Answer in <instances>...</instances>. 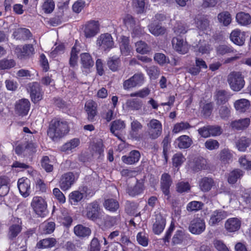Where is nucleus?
<instances>
[{"mask_svg": "<svg viewBox=\"0 0 251 251\" xmlns=\"http://www.w3.org/2000/svg\"><path fill=\"white\" fill-rule=\"evenodd\" d=\"M69 131L67 122L58 119L52 120L48 130V135L52 140H56L63 137Z\"/></svg>", "mask_w": 251, "mask_h": 251, "instance_id": "nucleus-1", "label": "nucleus"}, {"mask_svg": "<svg viewBox=\"0 0 251 251\" xmlns=\"http://www.w3.org/2000/svg\"><path fill=\"white\" fill-rule=\"evenodd\" d=\"M55 227V224L53 222H47L43 223L40 226L43 234H50L53 232Z\"/></svg>", "mask_w": 251, "mask_h": 251, "instance_id": "nucleus-43", "label": "nucleus"}, {"mask_svg": "<svg viewBox=\"0 0 251 251\" xmlns=\"http://www.w3.org/2000/svg\"><path fill=\"white\" fill-rule=\"evenodd\" d=\"M144 82V76L143 74L141 73H137L124 82L123 87L125 90H129L133 87L141 86Z\"/></svg>", "mask_w": 251, "mask_h": 251, "instance_id": "nucleus-7", "label": "nucleus"}, {"mask_svg": "<svg viewBox=\"0 0 251 251\" xmlns=\"http://www.w3.org/2000/svg\"><path fill=\"white\" fill-rule=\"evenodd\" d=\"M216 50L217 54L221 55L236 52L232 47L226 45H219L216 48Z\"/></svg>", "mask_w": 251, "mask_h": 251, "instance_id": "nucleus-44", "label": "nucleus"}, {"mask_svg": "<svg viewBox=\"0 0 251 251\" xmlns=\"http://www.w3.org/2000/svg\"><path fill=\"white\" fill-rule=\"evenodd\" d=\"M189 236V234L185 233L182 230H178L174 235L172 242L174 244H179Z\"/></svg>", "mask_w": 251, "mask_h": 251, "instance_id": "nucleus-42", "label": "nucleus"}, {"mask_svg": "<svg viewBox=\"0 0 251 251\" xmlns=\"http://www.w3.org/2000/svg\"><path fill=\"white\" fill-rule=\"evenodd\" d=\"M194 48L195 51H198L202 54H208L211 50L210 46L206 41L204 40H200L198 44Z\"/></svg>", "mask_w": 251, "mask_h": 251, "instance_id": "nucleus-32", "label": "nucleus"}, {"mask_svg": "<svg viewBox=\"0 0 251 251\" xmlns=\"http://www.w3.org/2000/svg\"><path fill=\"white\" fill-rule=\"evenodd\" d=\"M241 222L237 218L228 219L225 223V228L229 232H234L238 230L241 226Z\"/></svg>", "mask_w": 251, "mask_h": 251, "instance_id": "nucleus-20", "label": "nucleus"}, {"mask_svg": "<svg viewBox=\"0 0 251 251\" xmlns=\"http://www.w3.org/2000/svg\"><path fill=\"white\" fill-rule=\"evenodd\" d=\"M130 130L129 131V135L132 139L139 140L140 136L139 134V131L143 127L142 125L137 120L133 119L130 124Z\"/></svg>", "mask_w": 251, "mask_h": 251, "instance_id": "nucleus-25", "label": "nucleus"}, {"mask_svg": "<svg viewBox=\"0 0 251 251\" xmlns=\"http://www.w3.org/2000/svg\"><path fill=\"white\" fill-rule=\"evenodd\" d=\"M227 82L230 88L234 91H240L245 86L244 76L239 72H233L227 77Z\"/></svg>", "mask_w": 251, "mask_h": 251, "instance_id": "nucleus-2", "label": "nucleus"}, {"mask_svg": "<svg viewBox=\"0 0 251 251\" xmlns=\"http://www.w3.org/2000/svg\"><path fill=\"white\" fill-rule=\"evenodd\" d=\"M126 125L125 122L121 120H117L112 122L111 124L110 130L111 132L115 136H117L116 131H120L125 128Z\"/></svg>", "mask_w": 251, "mask_h": 251, "instance_id": "nucleus-39", "label": "nucleus"}, {"mask_svg": "<svg viewBox=\"0 0 251 251\" xmlns=\"http://www.w3.org/2000/svg\"><path fill=\"white\" fill-rule=\"evenodd\" d=\"M31 206L38 216L44 217L48 213L47 202L41 197H33Z\"/></svg>", "mask_w": 251, "mask_h": 251, "instance_id": "nucleus-4", "label": "nucleus"}, {"mask_svg": "<svg viewBox=\"0 0 251 251\" xmlns=\"http://www.w3.org/2000/svg\"><path fill=\"white\" fill-rule=\"evenodd\" d=\"M8 184L6 178L3 176H0V197H4L8 194L9 191Z\"/></svg>", "mask_w": 251, "mask_h": 251, "instance_id": "nucleus-49", "label": "nucleus"}, {"mask_svg": "<svg viewBox=\"0 0 251 251\" xmlns=\"http://www.w3.org/2000/svg\"><path fill=\"white\" fill-rule=\"evenodd\" d=\"M148 128L146 132L149 138L155 140L162 134V126L161 122L156 119H151L147 124Z\"/></svg>", "mask_w": 251, "mask_h": 251, "instance_id": "nucleus-3", "label": "nucleus"}, {"mask_svg": "<svg viewBox=\"0 0 251 251\" xmlns=\"http://www.w3.org/2000/svg\"><path fill=\"white\" fill-rule=\"evenodd\" d=\"M100 207L98 202L94 201L88 204L86 208V217L92 221L97 220L100 215Z\"/></svg>", "mask_w": 251, "mask_h": 251, "instance_id": "nucleus-8", "label": "nucleus"}, {"mask_svg": "<svg viewBox=\"0 0 251 251\" xmlns=\"http://www.w3.org/2000/svg\"><path fill=\"white\" fill-rule=\"evenodd\" d=\"M56 242L55 238H45L40 240L37 244V247L39 249L51 248L55 246Z\"/></svg>", "mask_w": 251, "mask_h": 251, "instance_id": "nucleus-37", "label": "nucleus"}, {"mask_svg": "<svg viewBox=\"0 0 251 251\" xmlns=\"http://www.w3.org/2000/svg\"><path fill=\"white\" fill-rule=\"evenodd\" d=\"M27 90L30 93L31 100L33 102L37 103L42 99L44 92L38 82L28 83L27 85Z\"/></svg>", "mask_w": 251, "mask_h": 251, "instance_id": "nucleus-5", "label": "nucleus"}, {"mask_svg": "<svg viewBox=\"0 0 251 251\" xmlns=\"http://www.w3.org/2000/svg\"><path fill=\"white\" fill-rule=\"evenodd\" d=\"M166 225V220L160 214L155 215V222L153 225L152 230L155 234H160Z\"/></svg>", "mask_w": 251, "mask_h": 251, "instance_id": "nucleus-24", "label": "nucleus"}, {"mask_svg": "<svg viewBox=\"0 0 251 251\" xmlns=\"http://www.w3.org/2000/svg\"><path fill=\"white\" fill-rule=\"evenodd\" d=\"M99 31V24L98 21H90L85 24L84 33L86 38L94 37Z\"/></svg>", "mask_w": 251, "mask_h": 251, "instance_id": "nucleus-12", "label": "nucleus"}, {"mask_svg": "<svg viewBox=\"0 0 251 251\" xmlns=\"http://www.w3.org/2000/svg\"><path fill=\"white\" fill-rule=\"evenodd\" d=\"M16 223L11 225L9 228L7 233L8 239L13 240L20 234L22 231V221L18 219H15Z\"/></svg>", "mask_w": 251, "mask_h": 251, "instance_id": "nucleus-15", "label": "nucleus"}, {"mask_svg": "<svg viewBox=\"0 0 251 251\" xmlns=\"http://www.w3.org/2000/svg\"><path fill=\"white\" fill-rule=\"evenodd\" d=\"M228 216L227 212L223 209H217L213 211L209 221V224L211 226L217 225L223 220Z\"/></svg>", "mask_w": 251, "mask_h": 251, "instance_id": "nucleus-13", "label": "nucleus"}, {"mask_svg": "<svg viewBox=\"0 0 251 251\" xmlns=\"http://www.w3.org/2000/svg\"><path fill=\"white\" fill-rule=\"evenodd\" d=\"M191 126L187 122H180L176 123L174 125L173 132L174 133H178L184 130L189 129Z\"/></svg>", "mask_w": 251, "mask_h": 251, "instance_id": "nucleus-53", "label": "nucleus"}, {"mask_svg": "<svg viewBox=\"0 0 251 251\" xmlns=\"http://www.w3.org/2000/svg\"><path fill=\"white\" fill-rule=\"evenodd\" d=\"M250 105V101L245 99L237 100L234 104L235 109L241 113H244L249 110Z\"/></svg>", "mask_w": 251, "mask_h": 251, "instance_id": "nucleus-30", "label": "nucleus"}, {"mask_svg": "<svg viewBox=\"0 0 251 251\" xmlns=\"http://www.w3.org/2000/svg\"><path fill=\"white\" fill-rule=\"evenodd\" d=\"M80 144V140L78 138H74L70 141L65 143L62 147V151H71L73 149L77 147Z\"/></svg>", "mask_w": 251, "mask_h": 251, "instance_id": "nucleus-50", "label": "nucleus"}, {"mask_svg": "<svg viewBox=\"0 0 251 251\" xmlns=\"http://www.w3.org/2000/svg\"><path fill=\"white\" fill-rule=\"evenodd\" d=\"M127 106L132 110H139L142 107V103L140 101L137 99H132L128 100L126 102Z\"/></svg>", "mask_w": 251, "mask_h": 251, "instance_id": "nucleus-62", "label": "nucleus"}, {"mask_svg": "<svg viewBox=\"0 0 251 251\" xmlns=\"http://www.w3.org/2000/svg\"><path fill=\"white\" fill-rule=\"evenodd\" d=\"M97 45L99 46L101 50H110L114 46L111 35L109 33H105L100 35L97 39Z\"/></svg>", "mask_w": 251, "mask_h": 251, "instance_id": "nucleus-9", "label": "nucleus"}, {"mask_svg": "<svg viewBox=\"0 0 251 251\" xmlns=\"http://www.w3.org/2000/svg\"><path fill=\"white\" fill-rule=\"evenodd\" d=\"M80 49L76 45H75L72 49L69 64L71 67H74L77 65L78 56Z\"/></svg>", "mask_w": 251, "mask_h": 251, "instance_id": "nucleus-38", "label": "nucleus"}, {"mask_svg": "<svg viewBox=\"0 0 251 251\" xmlns=\"http://www.w3.org/2000/svg\"><path fill=\"white\" fill-rule=\"evenodd\" d=\"M230 40L235 45L242 46L246 40V34L238 29L233 30L230 35Z\"/></svg>", "mask_w": 251, "mask_h": 251, "instance_id": "nucleus-18", "label": "nucleus"}, {"mask_svg": "<svg viewBox=\"0 0 251 251\" xmlns=\"http://www.w3.org/2000/svg\"><path fill=\"white\" fill-rule=\"evenodd\" d=\"M172 43L174 50L180 54H184L189 50L187 42L180 36L174 37Z\"/></svg>", "mask_w": 251, "mask_h": 251, "instance_id": "nucleus-11", "label": "nucleus"}, {"mask_svg": "<svg viewBox=\"0 0 251 251\" xmlns=\"http://www.w3.org/2000/svg\"><path fill=\"white\" fill-rule=\"evenodd\" d=\"M216 99L217 102L219 104H221L225 103L227 101V97L226 96V92L225 90H219L217 92L216 95Z\"/></svg>", "mask_w": 251, "mask_h": 251, "instance_id": "nucleus-59", "label": "nucleus"}, {"mask_svg": "<svg viewBox=\"0 0 251 251\" xmlns=\"http://www.w3.org/2000/svg\"><path fill=\"white\" fill-rule=\"evenodd\" d=\"M215 184L213 178L209 177H203L199 181V188L203 192L209 191Z\"/></svg>", "mask_w": 251, "mask_h": 251, "instance_id": "nucleus-23", "label": "nucleus"}, {"mask_svg": "<svg viewBox=\"0 0 251 251\" xmlns=\"http://www.w3.org/2000/svg\"><path fill=\"white\" fill-rule=\"evenodd\" d=\"M179 149H187L190 147L193 142L187 135H181L177 138L175 142Z\"/></svg>", "mask_w": 251, "mask_h": 251, "instance_id": "nucleus-31", "label": "nucleus"}, {"mask_svg": "<svg viewBox=\"0 0 251 251\" xmlns=\"http://www.w3.org/2000/svg\"><path fill=\"white\" fill-rule=\"evenodd\" d=\"M69 197L71 202L72 204H75L82 199L83 194L78 191H75L72 192L70 194Z\"/></svg>", "mask_w": 251, "mask_h": 251, "instance_id": "nucleus-57", "label": "nucleus"}, {"mask_svg": "<svg viewBox=\"0 0 251 251\" xmlns=\"http://www.w3.org/2000/svg\"><path fill=\"white\" fill-rule=\"evenodd\" d=\"M97 104L93 100L87 101L85 104V109L87 112L88 119L89 121L93 122L97 115Z\"/></svg>", "mask_w": 251, "mask_h": 251, "instance_id": "nucleus-21", "label": "nucleus"}, {"mask_svg": "<svg viewBox=\"0 0 251 251\" xmlns=\"http://www.w3.org/2000/svg\"><path fill=\"white\" fill-rule=\"evenodd\" d=\"M54 6L53 0H45L42 5V9L46 13H50L54 10Z\"/></svg>", "mask_w": 251, "mask_h": 251, "instance_id": "nucleus-58", "label": "nucleus"}, {"mask_svg": "<svg viewBox=\"0 0 251 251\" xmlns=\"http://www.w3.org/2000/svg\"><path fill=\"white\" fill-rule=\"evenodd\" d=\"M250 122V119L246 118L231 122L230 126L232 128L236 130H244L249 126Z\"/></svg>", "mask_w": 251, "mask_h": 251, "instance_id": "nucleus-27", "label": "nucleus"}, {"mask_svg": "<svg viewBox=\"0 0 251 251\" xmlns=\"http://www.w3.org/2000/svg\"><path fill=\"white\" fill-rule=\"evenodd\" d=\"M13 36L17 40H25L31 37V33L28 29L19 28L15 30L13 33Z\"/></svg>", "mask_w": 251, "mask_h": 251, "instance_id": "nucleus-29", "label": "nucleus"}, {"mask_svg": "<svg viewBox=\"0 0 251 251\" xmlns=\"http://www.w3.org/2000/svg\"><path fill=\"white\" fill-rule=\"evenodd\" d=\"M185 160V157L181 153L175 154L173 158V163L174 166L177 167L180 166Z\"/></svg>", "mask_w": 251, "mask_h": 251, "instance_id": "nucleus-63", "label": "nucleus"}, {"mask_svg": "<svg viewBox=\"0 0 251 251\" xmlns=\"http://www.w3.org/2000/svg\"><path fill=\"white\" fill-rule=\"evenodd\" d=\"M204 203L199 201H192L189 202L186 206V210L190 212H197L201 210L203 206Z\"/></svg>", "mask_w": 251, "mask_h": 251, "instance_id": "nucleus-41", "label": "nucleus"}, {"mask_svg": "<svg viewBox=\"0 0 251 251\" xmlns=\"http://www.w3.org/2000/svg\"><path fill=\"white\" fill-rule=\"evenodd\" d=\"M100 245L99 240L94 237L91 240L89 246L90 251H100Z\"/></svg>", "mask_w": 251, "mask_h": 251, "instance_id": "nucleus-64", "label": "nucleus"}, {"mask_svg": "<svg viewBox=\"0 0 251 251\" xmlns=\"http://www.w3.org/2000/svg\"><path fill=\"white\" fill-rule=\"evenodd\" d=\"M237 22L241 25L246 26L251 23V16L248 13L240 12L236 14Z\"/></svg>", "mask_w": 251, "mask_h": 251, "instance_id": "nucleus-34", "label": "nucleus"}, {"mask_svg": "<svg viewBox=\"0 0 251 251\" xmlns=\"http://www.w3.org/2000/svg\"><path fill=\"white\" fill-rule=\"evenodd\" d=\"M173 183L171 176L168 173H163L160 178V188L167 199L170 198V188Z\"/></svg>", "mask_w": 251, "mask_h": 251, "instance_id": "nucleus-10", "label": "nucleus"}, {"mask_svg": "<svg viewBox=\"0 0 251 251\" xmlns=\"http://www.w3.org/2000/svg\"><path fill=\"white\" fill-rule=\"evenodd\" d=\"M243 171L240 169H235L229 173L227 178L228 183L230 184H234L238 179H240L243 176Z\"/></svg>", "mask_w": 251, "mask_h": 251, "instance_id": "nucleus-40", "label": "nucleus"}, {"mask_svg": "<svg viewBox=\"0 0 251 251\" xmlns=\"http://www.w3.org/2000/svg\"><path fill=\"white\" fill-rule=\"evenodd\" d=\"M15 52L18 58L22 59L32 55L34 52V49L31 44H26L23 48L17 47L15 49Z\"/></svg>", "mask_w": 251, "mask_h": 251, "instance_id": "nucleus-17", "label": "nucleus"}, {"mask_svg": "<svg viewBox=\"0 0 251 251\" xmlns=\"http://www.w3.org/2000/svg\"><path fill=\"white\" fill-rule=\"evenodd\" d=\"M41 166L47 172H50L53 170V165L50 163L49 157L44 156L41 160Z\"/></svg>", "mask_w": 251, "mask_h": 251, "instance_id": "nucleus-60", "label": "nucleus"}, {"mask_svg": "<svg viewBox=\"0 0 251 251\" xmlns=\"http://www.w3.org/2000/svg\"><path fill=\"white\" fill-rule=\"evenodd\" d=\"M30 107L28 100L23 99L18 101L15 105V110L18 114L24 116L27 114Z\"/></svg>", "mask_w": 251, "mask_h": 251, "instance_id": "nucleus-19", "label": "nucleus"}, {"mask_svg": "<svg viewBox=\"0 0 251 251\" xmlns=\"http://www.w3.org/2000/svg\"><path fill=\"white\" fill-rule=\"evenodd\" d=\"M107 66L112 71L115 72L118 70L121 65V61L119 57L113 56L109 58L107 61Z\"/></svg>", "mask_w": 251, "mask_h": 251, "instance_id": "nucleus-46", "label": "nucleus"}, {"mask_svg": "<svg viewBox=\"0 0 251 251\" xmlns=\"http://www.w3.org/2000/svg\"><path fill=\"white\" fill-rule=\"evenodd\" d=\"M120 50L121 53L124 55L129 54L130 51V47L129 45V40L128 38L123 36L120 42Z\"/></svg>", "mask_w": 251, "mask_h": 251, "instance_id": "nucleus-48", "label": "nucleus"}, {"mask_svg": "<svg viewBox=\"0 0 251 251\" xmlns=\"http://www.w3.org/2000/svg\"><path fill=\"white\" fill-rule=\"evenodd\" d=\"M204 146L207 149L212 151L218 149L219 148L220 144L216 140L210 139L206 141Z\"/></svg>", "mask_w": 251, "mask_h": 251, "instance_id": "nucleus-61", "label": "nucleus"}, {"mask_svg": "<svg viewBox=\"0 0 251 251\" xmlns=\"http://www.w3.org/2000/svg\"><path fill=\"white\" fill-rule=\"evenodd\" d=\"M217 158L222 164H229L232 161L233 155L229 150L225 148L220 151Z\"/></svg>", "mask_w": 251, "mask_h": 251, "instance_id": "nucleus-26", "label": "nucleus"}, {"mask_svg": "<svg viewBox=\"0 0 251 251\" xmlns=\"http://www.w3.org/2000/svg\"><path fill=\"white\" fill-rule=\"evenodd\" d=\"M150 32L155 36L164 34L166 32V28L159 23H151L149 25Z\"/></svg>", "mask_w": 251, "mask_h": 251, "instance_id": "nucleus-36", "label": "nucleus"}, {"mask_svg": "<svg viewBox=\"0 0 251 251\" xmlns=\"http://www.w3.org/2000/svg\"><path fill=\"white\" fill-rule=\"evenodd\" d=\"M196 24L197 27L201 30L205 31L209 29V21L205 17L197 18Z\"/></svg>", "mask_w": 251, "mask_h": 251, "instance_id": "nucleus-47", "label": "nucleus"}, {"mask_svg": "<svg viewBox=\"0 0 251 251\" xmlns=\"http://www.w3.org/2000/svg\"><path fill=\"white\" fill-rule=\"evenodd\" d=\"M80 61L83 68L90 69L94 64L92 56L88 53H83L80 54Z\"/></svg>", "mask_w": 251, "mask_h": 251, "instance_id": "nucleus-33", "label": "nucleus"}, {"mask_svg": "<svg viewBox=\"0 0 251 251\" xmlns=\"http://www.w3.org/2000/svg\"><path fill=\"white\" fill-rule=\"evenodd\" d=\"M103 205L105 209L111 212L116 211L119 207V202L113 199L106 200Z\"/></svg>", "mask_w": 251, "mask_h": 251, "instance_id": "nucleus-45", "label": "nucleus"}, {"mask_svg": "<svg viewBox=\"0 0 251 251\" xmlns=\"http://www.w3.org/2000/svg\"><path fill=\"white\" fill-rule=\"evenodd\" d=\"M75 234L80 237H86L89 236L91 233V230L88 227L81 225H78L74 227Z\"/></svg>", "mask_w": 251, "mask_h": 251, "instance_id": "nucleus-35", "label": "nucleus"}, {"mask_svg": "<svg viewBox=\"0 0 251 251\" xmlns=\"http://www.w3.org/2000/svg\"><path fill=\"white\" fill-rule=\"evenodd\" d=\"M136 50L141 54H145L150 51V48L144 41H140L135 44Z\"/></svg>", "mask_w": 251, "mask_h": 251, "instance_id": "nucleus-54", "label": "nucleus"}, {"mask_svg": "<svg viewBox=\"0 0 251 251\" xmlns=\"http://www.w3.org/2000/svg\"><path fill=\"white\" fill-rule=\"evenodd\" d=\"M18 187L21 194L26 198L30 193V181L27 178H21L18 181Z\"/></svg>", "mask_w": 251, "mask_h": 251, "instance_id": "nucleus-16", "label": "nucleus"}, {"mask_svg": "<svg viewBox=\"0 0 251 251\" xmlns=\"http://www.w3.org/2000/svg\"><path fill=\"white\" fill-rule=\"evenodd\" d=\"M75 181V176L71 172L67 173L62 176L59 181L60 188L66 191L69 189Z\"/></svg>", "mask_w": 251, "mask_h": 251, "instance_id": "nucleus-14", "label": "nucleus"}, {"mask_svg": "<svg viewBox=\"0 0 251 251\" xmlns=\"http://www.w3.org/2000/svg\"><path fill=\"white\" fill-rule=\"evenodd\" d=\"M144 189L143 180H137L135 186L128 188L126 192L130 196L135 197L143 193Z\"/></svg>", "mask_w": 251, "mask_h": 251, "instance_id": "nucleus-28", "label": "nucleus"}, {"mask_svg": "<svg viewBox=\"0 0 251 251\" xmlns=\"http://www.w3.org/2000/svg\"><path fill=\"white\" fill-rule=\"evenodd\" d=\"M241 166L247 170L251 169V156H242L239 159Z\"/></svg>", "mask_w": 251, "mask_h": 251, "instance_id": "nucleus-56", "label": "nucleus"}, {"mask_svg": "<svg viewBox=\"0 0 251 251\" xmlns=\"http://www.w3.org/2000/svg\"><path fill=\"white\" fill-rule=\"evenodd\" d=\"M15 65V61L12 59H3L0 60V70L9 69L14 67Z\"/></svg>", "mask_w": 251, "mask_h": 251, "instance_id": "nucleus-55", "label": "nucleus"}, {"mask_svg": "<svg viewBox=\"0 0 251 251\" xmlns=\"http://www.w3.org/2000/svg\"><path fill=\"white\" fill-rule=\"evenodd\" d=\"M205 223L203 219L195 217L190 222L188 229L193 234L199 235L205 229Z\"/></svg>", "mask_w": 251, "mask_h": 251, "instance_id": "nucleus-6", "label": "nucleus"}, {"mask_svg": "<svg viewBox=\"0 0 251 251\" xmlns=\"http://www.w3.org/2000/svg\"><path fill=\"white\" fill-rule=\"evenodd\" d=\"M251 143V140L245 137H242L236 142V147L238 150L244 151Z\"/></svg>", "mask_w": 251, "mask_h": 251, "instance_id": "nucleus-51", "label": "nucleus"}, {"mask_svg": "<svg viewBox=\"0 0 251 251\" xmlns=\"http://www.w3.org/2000/svg\"><path fill=\"white\" fill-rule=\"evenodd\" d=\"M218 19L220 23H222L225 26L229 25L231 21L230 15L227 12H224L219 14Z\"/></svg>", "mask_w": 251, "mask_h": 251, "instance_id": "nucleus-52", "label": "nucleus"}, {"mask_svg": "<svg viewBox=\"0 0 251 251\" xmlns=\"http://www.w3.org/2000/svg\"><path fill=\"white\" fill-rule=\"evenodd\" d=\"M140 157L141 154L138 151L133 150L128 155L123 156L122 160L125 164L132 165L138 162Z\"/></svg>", "mask_w": 251, "mask_h": 251, "instance_id": "nucleus-22", "label": "nucleus"}]
</instances>
